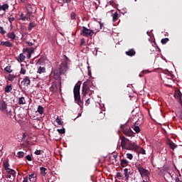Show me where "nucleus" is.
Returning <instances> with one entry per match:
<instances>
[{
	"label": "nucleus",
	"mask_w": 182,
	"mask_h": 182,
	"mask_svg": "<svg viewBox=\"0 0 182 182\" xmlns=\"http://www.w3.org/2000/svg\"><path fill=\"white\" fill-rule=\"evenodd\" d=\"M121 146L125 150H139V146L136 143L129 140L124 136L121 138Z\"/></svg>",
	"instance_id": "obj_1"
},
{
	"label": "nucleus",
	"mask_w": 182,
	"mask_h": 182,
	"mask_svg": "<svg viewBox=\"0 0 182 182\" xmlns=\"http://www.w3.org/2000/svg\"><path fill=\"white\" fill-rule=\"evenodd\" d=\"M82 85V82L80 81H78L77 84H75L73 90L74 93V99L77 103L79 106H83V102H82V100L80 99V85Z\"/></svg>",
	"instance_id": "obj_2"
},
{
	"label": "nucleus",
	"mask_w": 182,
	"mask_h": 182,
	"mask_svg": "<svg viewBox=\"0 0 182 182\" xmlns=\"http://www.w3.org/2000/svg\"><path fill=\"white\" fill-rule=\"evenodd\" d=\"M135 167H136V168H137L139 174L142 177H146L147 180H150V177H149L150 171H149V170L143 168V166H141V164L140 163H136Z\"/></svg>",
	"instance_id": "obj_3"
},
{
	"label": "nucleus",
	"mask_w": 182,
	"mask_h": 182,
	"mask_svg": "<svg viewBox=\"0 0 182 182\" xmlns=\"http://www.w3.org/2000/svg\"><path fill=\"white\" fill-rule=\"evenodd\" d=\"M120 129L127 137H132L134 136V132L132 130V128L127 125V124H121Z\"/></svg>",
	"instance_id": "obj_4"
},
{
	"label": "nucleus",
	"mask_w": 182,
	"mask_h": 182,
	"mask_svg": "<svg viewBox=\"0 0 182 182\" xmlns=\"http://www.w3.org/2000/svg\"><path fill=\"white\" fill-rule=\"evenodd\" d=\"M94 33L95 31L88 29L85 26H82L80 35H82V36H85V38H90V39H92Z\"/></svg>",
	"instance_id": "obj_5"
},
{
	"label": "nucleus",
	"mask_w": 182,
	"mask_h": 182,
	"mask_svg": "<svg viewBox=\"0 0 182 182\" xmlns=\"http://www.w3.org/2000/svg\"><path fill=\"white\" fill-rule=\"evenodd\" d=\"M26 9L27 11V14L30 16H32V15H33V14L36 12V6H35V5L28 4L26 6Z\"/></svg>",
	"instance_id": "obj_6"
},
{
	"label": "nucleus",
	"mask_w": 182,
	"mask_h": 182,
	"mask_svg": "<svg viewBox=\"0 0 182 182\" xmlns=\"http://www.w3.org/2000/svg\"><path fill=\"white\" fill-rule=\"evenodd\" d=\"M23 182H36V174L27 175L23 178Z\"/></svg>",
	"instance_id": "obj_7"
},
{
	"label": "nucleus",
	"mask_w": 182,
	"mask_h": 182,
	"mask_svg": "<svg viewBox=\"0 0 182 182\" xmlns=\"http://www.w3.org/2000/svg\"><path fill=\"white\" fill-rule=\"evenodd\" d=\"M69 69V67H68V61L65 60L61 63L60 65V73H66L68 72V70Z\"/></svg>",
	"instance_id": "obj_8"
},
{
	"label": "nucleus",
	"mask_w": 182,
	"mask_h": 182,
	"mask_svg": "<svg viewBox=\"0 0 182 182\" xmlns=\"http://www.w3.org/2000/svg\"><path fill=\"white\" fill-rule=\"evenodd\" d=\"M34 50L32 48H26L23 49V53L26 54V57L28 59H31V57L32 56V53H33Z\"/></svg>",
	"instance_id": "obj_9"
},
{
	"label": "nucleus",
	"mask_w": 182,
	"mask_h": 182,
	"mask_svg": "<svg viewBox=\"0 0 182 182\" xmlns=\"http://www.w3.org/2000/svg\"><path fill=\"white\" fill-rule=\"evenodd\" d=\"M82 92L83 96H86V95L89 93V85L87 84V82L83 83Z\"/></svg>",
	"instance_id": "obj_10"
},
{
	"label": "nucleus",
	"mask_w": 182,
	"mask_h": 182,
	"mask_svg": "<svg viewBox=\"0 0 182 182\" xmlns=\"http://www.w3.org/2000/svg\"><path fill=\"white\" fill-rule=\"evenodd\" d=\"M31 19V16L26 13V14L23 13H21L19 14L18 21H29Z\"/></svg>",
	"instance_id": "obj_11"
},
{
	"label": "nucleus",
	"mask_w": 182,
	"mask_h": 182,
	"mask_svg": "<svg viewBox=\"0 0 182 182\" xmlns=\"http://www.w3.org/2000/svg\"><path fill=\"white\" fill-rule=\"evenodd\" d=\"M7 114L11 117V119H15L16 114H15V109L14 107H11V109L9 111L6 109Z\"/></svg>",
	"instance_id": "obj_12"
},
{
	"label": "nucleus",
	"mask_w": 182,
	"mask_h": 182,
	"mask_svg": "<svg viewBox=\"0 0 182 182\" xmlns=\"http://www.w3.org/2000/svg\"><path fill=\"white\" fill-rule=\"evenodd\" d=\"M21 84L23 85V86H29V85H31V79H29V77H25Z\"/></svg>",
	"instance_id": "obj_13"
},
{
	"label": "nucleus",
	"mask_w": 182,
	"mask_h": 182,
	"mask_svg": "<svg viewBox=\"0 0 182 182\" xmlns=\"http://www.w3.org/2000/svg\"><path fill=\"white\" fill-rule=\"evenodd\" d=\"M7 38H9V39H11V41H16V35L15 34V32H14V31L8 33Z\"/></svg>",
	"instance_id": "obj_14"
},
{
	"label": "nucleus",
	"mask_w": 182,
	"mask_h": 182,
	"mask_svg": "<svg viewBox=\"0 0 182 182\" xmlns=\"http://www.w3.org/2000/svg\"><path fill=\"white\" fill-rule=\"evenodd\" d=\"M25 59H26V56H25L23 53L19 54V55L16 57V60H18L19 63H22Z\"/></svg>",
	"instance_id": "obj_15"
},
{
	"label": "nucleus",
	"mask_w": 182,
	"mask_h": 182,
	"mask_svg": "<svg viewBox=\"0 0 182 182\" xmlns=\"http://www.w3.org/2000/svg\"><path fill=\"white\" fill-rule=\"evenodd\" d=\"M125 54L127 56H131V57L134 56L136 55V51L134 50V49L132 48V49H129L128 51H126Z\"/></svg>",
	"instance_id": "obj_16"
},
{
	"label": "nucleus",
	"mask_w": 182,
	"mask_h": 182,
	"mask_svg": "<svg viewBox=\"0 0 182 182\" xmlns=\"http://www.w3.org/2000/svg\"><path fill=\"white\" fill-rule=\"evenodd\" d=\"M1 45L2 46H6L7 48H12L13 44L10 41H1Z\"/></svg>",
	"instance_id": "obj_17"
},
{
	"label": "nucleus",
	"mask_w": 182,
	"mask_h": 182,
	"mask_svg": "<svg viewBox=\"0 0 182 182\" xmlns=\"http://www.w3.org/2000/svg\"><path fill=\"white\" fill-rule=\"evenodd\" d=\"M131 170L129 168L124 169V174L125 176L126 180H129V177L130 176Z\"/></svg>",
	"instance_id": "obj_18"
},
{
	"label": "nucleus",
	"mask_w": 182,
	"mask_h": 182,
	"mask_svg": "<svg viewBox=\"0 0 182 182\" xmlns=\"http://www.w3.org/2000/svg\"><path fill=\"white\" fill-rule=\"evenodd\" d=\"M167 144L169 146L170 149H171L172 150H174L176 147H177V145H176V144H174V142H173V141L171 140H168Z\"/></svg>",
	"instance_id": "obj_19"
},
{
	"label": "nucleus",
	"mask_w": 182,
	"mask_h": 182,
	"mask_svg": "<svg viewBox=\"0 0 182 182\" xmlns=\"http://www.w3.org/2000/svg\"><path fill=\"white\" fill-rule=\"evenodd\" d=\"M129 165V161L126 159H121L120 166L121 167H126Z\"/></svg>",
	"instance_id": "obj_20"
},
{
	"label": "nucleus",
	"mask_w": 182,
	"mask_h": 182,
	"mask_svg": "<svg viewBox=\"0 0 182 182\" xmlns=\"http://www.w3.org/2000/svg\"><path fill=\"white\" fill-rule=\"evenodd\" d=\"M37 73L42 75V73H46V68L45 67L40 66L38 68Z\"/></svg>",
	"instance_id": "obj_21"
},
{
	"label": "nucleus",
	"mask_w": 182,
	"mask_h": 182,
	"mask_svg": "<svg viewBox=\"0 0 182 182\" xmlns=\"http://www.w3.org/2000/svg\"><path fill=\"white\" fill-rule=\"evenodd\" d=\"M7 79L9 82H14V80L16 79V75L15 74H9Z\"/></svg>",
	"instance_id": "obj_22"
},
{
	"label": "nucleus",
	"mask_w": 182,
	"mask_h": 182,
	"mask_svg": "<svg viewBox=\"0 0 182 182\" xmlns=\"http://www.w3.org/2000/svg\"><path fill=\"white\" fill-rule=\"evenodd\" d=\"M0 110H6V102L0 101Z\"/></svg>",
	"instance_id": "obj_23"
},
{
	"label": "nucleus",
	"mask_w": 182,
	"mask_h": 182,
	"mask_svg": "<svg viewBox=\"0 0 182 182\" xmlns=\"http://www.w3.org/2000/svg\"><path fill=\"white\" fill-rule=\"evenodd\" d=\"M36 23L35 22L29 23L28 30L29 31V32H31V31H32L33 28H36Z\"/></svg>",
	"instance_id": "obj_24"
},
{
	"label": "nucleus",
	"mask_w": 182,
	"mask_h": 182,
	"mask_svg": "<svg viewBox=\"0 0 182 182\" xmlns=\"http://www.w3.org/2000/svg\"><path fill=\"white\" fill-rule=\"evenodd\" d=\"M119 19V14L117 12H115L112 14V21L113 22L117 21Z\"/></svg>",
	"instance_id": "obj_25"
},
{
	"label": "nucleus",
	"mask_w": 182,
	"mask_h": 182,
	"mask_svg": "<svg viewBox=\"0 0 182 182\" xmlns=\"http://www.w3.org/2000/svg\"><path fill=\"white\" fill-rule=\"evenodd\" d=\"M26 103V100H25V97H21L18 98V105H25Z\"/></svg>",
	"instance_id": "obj_26"
},
{
	"label": "nucleus",
	"mask_w": 182,
	"mask_h": 182,
	"mask_svg": "<svg viewBox=\"0 0 182 182\" xmlns=\"http://www.w3.org/2000/svg\"><path fill=\"white\" fill-rule=\"evenodd\" d=\"M45 110V108L42 105H38L37 112L39 113V114H42Z\"/></svg>",
	"instance_id": "obj_27"
},
{
	"label": "nucleus",
	"mask_w": 182,
	"mask_h": 182,
	"mask_svg": "<svg viewBox=\"0 0 182 182\" xmlns=\"http://www.w3.org/2000/svg\"><path fill=\"white\" fill-rule=\"evenodd\" d=\"M12 90V85H6L5 87L4 92L6 93H9Z\"/></svg>",
	"instance_id": "obj_28"
},
{
	"label": "nucleus",
	"mask_w": 182,
	"mask_h": 182,
	"mask_svg": "<svg viewBox=\"0 0 182 182\" xmlns=\"http://www.w3.org/2000/svg\"><path fill=\"white\" fill-rule=\"evenodd\" d=\"M4 170H8L9 169V162L8 161V159H6L5 161H4Z\"/></svg>",
	"instance_id": "obj_29"
},
{
	"label": "nucleus",
	"mask_w": 182,
	"mask_h": 182,
	"mask_svg": "<svg viewBox=\"0 0 182 182\" xmlns=\"http://www.w3.org/2000/svg\"><path fill=\"white\" fill-rule=\"evenodd\" d=\"M41 174L43 176H46V171H48V169L45 167H41Z\"/></svg>",
	"instance_id": "obj_30"
},
{
	"label": "nucleus",
	"mask_w": 182,
	"mask_h": 182,
	"mask_svg": "<svg viewBox=\"0 0 182 182\" xmlns=\"http://www.w3.org/2000/svg\"><path fill=\"white\" fill-rule=\"evenodd\" d=\"M6 171H7L9 174H11V176H13V177H15V174H16V172L15 171V170H13L11 168L7 169Z\"/></svg>",
	"instance_id": "obj_31"
},
{
	"label": "nucleus",
	"mask_w": 182,
	"mask_h": 182,
	"mask_svg": "<svg viewBox=\"0 0 182 182\" xmlns=\"http://www.w3.org/2000/svg\"><path fill=\"white\" fill-rule=\"evenodd\" d=\"M8 8H9V6H8V4H4L1 6H0V11H6V9H8Z\"/></svg>",
	"instance_id": "obj_32"
},
{
	"label": "nucleus",
	"mask_w": 182,
	"mask_h": 182,
	"mask_svg": "<svg viewBox=\"0 0 182 182\" xmlns=\"http://www.w3.org/2000/svg\"><path fill=\"white\" fill-rule=\"evenodd\" d=\"M5 72H6L7 73H12V72H14V70H12V67L11 66H6L4 68Z\"/></svg>",
	"instance_id": "obj_33"
},
{
	"label": "nucleus",
	"mask_w": 182,
	"mask_h": 182,
	"mask_svg": "<svg viewBox=\"0 0 182 182\" xmlns=\"http://www.w3.org/2000/svg\"><path fill=\"white\" fill-rule=\"evenodd\" d=\"M50 90H56L58 89V85H56V82H52L51 87H50Z\"/></svg>",
	"instance_id": "obj_34"
},
{
	"label": "nucleus",
	"mask_w": 182,
	"mask_h": 182,
	"mask_svg": "<svg viewBox=\"0 0 182 182\" xmlns=\"http://www.w3.org/2000/svg\"><path fill=\"white\" fill-rule=\"evenodd\" d=\"M21 68L20 70V75H26V70L25 69V68H23V65L21 64Z\"/></svg>",
	"instance_id": "obj_35"
},
{
	"label": "nucleus",
	"mask_w": 182,
	"mask_h": 182,
	"mask_svg": "<svg viewBox=\"0 0 182 182\" xmlns=\"http://www.w3.org/2000/svg\"><path fill=\"white\" fill-rule=\"evenodd\" d=\"M55 122L56 123H58V126H62V123H63V122H62V119H60L59 117H57V118L55 119Z\"/></svg>",
	"instance_id": "obj_36"
},
{
	"label": "nucleus",
	"mask_w": 182,
	"mask_h": 182,
	"mask_svg": "<svg viewBox=\"0 0 182 182\" xmlns=\"http://www.w3.org/2000/svg\"><path fill=\"white\" fill-rule=\"evenodd\" d=\"M168 41H170L168 38H162L161 41V43H162V45H166V43H167Z\"/></svg>",
	"instance_id": "obj_37"
},
{
	"label": "nucleus",
	"mask_w": 182,
	"mask_h": 182,
	"mask_svg": "<svg viewBox=\"0 0 182 182\" xmlns=\"http://www.w3.org/2000/svg\"><path fill=\"white\" fill-rule=\"evenodd\" d=\"M138 150L139 153H140L141 154H146V150H144V149L143 148H138Z\"/></svg>",
	"instance_id": "obj_38"
},
{
	"label": "nucleus",
	"mask_w": 182,
	"mask_h": 182,
	"mask_svg": "<svg viewBox=\"0 0 182 182\" xmlns=\"http://www.w3.org/2000/svg\"><path fill=\"white\" fill-rule=\"evenodd\" d=\"M25 156V152L23 151H18V159H22Z\"/></svg>",
	"instance_id": "obj_39"
},
{
	"label": "nucleus",
	"mask_w": 182,
	"mask_h": 182,
	"mask_svg": "<svg viewBox=\"0 0 182 182\" xmlns=\"http://www.w3.org/2000/svg\"><path fill=\"white\" fill-rule=\"evenodd\" d=\"M0 33L1 35H5V33H6V31H5L2 26H0Z\"/></svg>",
	"instance_id": "obj_40"
},
{
	"label": "nucleus",
	"mask_w": 182,
	"mask_h": 182,
	"mask_svg": "<svg viewBox=\"0 0 182 182\" xmlns=\"http://www.w3.org/2000/svg\"><path fill=\"white\" fill-rule=\"evenodd\" d=\"M134 130L136 133H140V127L139 126H134Z\"/></svg>",
	"instance_id": "obj_41"
},
{
	"label": "nucleus",
	"mask_w": 182,
	"mask_h": 182,
	"mask_svg": "<svg viewBox=\"0 0 182 182\" xmlns=\"http://www.w3.org/2000/svg\"><path fill=\"white\" fill-rule=\"evenodd\" d=\"M57 132L60 134H65V129H57Z\"/></svg>",
	"instance_id": "obj_42"
},
{
	"label": "nucleus",
	"mask_w": 182,
	"mask_h": 182,
	"mask_svg": "<svg viewBox=\"0 0 182 182\" xmlns=\"http://www.w3.org/2000/svg\"><path fill=\"white\" fill-rule=\"evenodd\" d=\"M127 158L129 159V160H133V155L132 154H127Z\"/></svg>",
	"instance_id": "obj_43"
},
{
	"label": "nucleus",
	"mask_w": 182,
	"mask_h": 182,
	"mask_svg": "<svg viewBox=\"0 0 182 182\" xmlns=\"http://www.w3.org/2000/svg\"><path fill=\"white\" fill-rule=\"evenodd\" d=\"M71 0H62V2L60 4H69ZM61 6H63V4L61 5Z\"/></svg>",
	"instance_id": "obj_44"
},
{
	"label": "nucleus",
	"mask_w": 182,
	"mask_h": 182,
	"mask_svg": "<svg viewBox=\"0 0 182 182\" xmlns=\"http://www.w3.org/2000/svg\"><path fill=\"white\" fill-rule=\"evenodd\" d=\"M8 20H9V22L11 23V25H12V22H14V21H15V18H14V17H9Z\"/></svg>",
	"instance_id": "obj_45"
},
{
	"label": "nucleus",
	"mask_w": 182,
	"mask_h": 182,
	"mask_svg": "<svg viewBox=\"0 0 182 182\" xmlns=\"http://www.w3.org/2000/svg\"><path fill=\"white\" fill-rule=\"evenodd\" d=\"M85 43H86V41L85 40V38H82L80 41V46H83L85 45Z\"/></svg>",
	"instance_id": "obj_46"
},
{
	"label": "nucleus",
	"mask_w": 182,
	"mask_h": 182,
	"mask_svg": "<svg viewBox=\"0 0 182 182\" xmlns=\"http://www.w3.org/2000/svg\"><path fill=\"white\" fill-rule=\"evenodd\" d=\"M26 159L28 160V161H32V156H31L30 154L27 155Z\"/></svg>",
	"instance_id": "obj_47"
},
{
	"label": "nucleus",
	"mask_w": 182,
	"mask_h": 182,
	"mask_svg": "<svg viewBox=\"0 0 182 182\" xmlns=\"http://www.w3.org/2000/svg\"><path fill=\"white\" fill-rule=\"evenodd\" d=\"M70 18H71V19H76V14L71 13Z\"/></svg>",
	"instance_id": "obj_48"
},
{
	"label": "nucleus",
	"mask_w": 182,
	"mask_h": 182,
	"mask_svg": "<svg viewBox=\"0 0 182 182\" xmlns=\"http://www.w3.org/2000/svg\"><path fill=\"white\" fill-rule=\"evenodd\" d=\"M41 153H42V151H41V150H36V151L34 152V154H36V156H41Z\"/></svg>",
	"instance_id": "obj_49"
},
{
	"label": "nucleus",
	"mask_w": 182,
	"mask_h": 182,
	"mask_svg": "<svg viewBox=\"0 0 182 182\" xmlns=\"http://www.w3.org/2000/svg\"><path fill=\"white\" fill-rule=\"evenodd\" d=\"M117 178H122V173L120 172H117Z\"/></svg>",
	"instance_id": "obj_50"
},
{
	"label": "nucleus",
	"mask_w": 182,
	"mask_h": 182,
	"mask_svg": "<svg viewBox=\"0 0 182 182\" xmlns=\"http://www.w3.org/2000/svg\"><path fill=\"white\" fill-rule=\"evenodd\" d=\"M26 43L28 46H33V43L32 42L27 41Z\"/></svg>",
	"instance_id": "obj_51"
},
{
	"label": "nucleus",
	"mask_w": 182,
	"mask_h": 182,
	"mask_svg": "<svg viewBox=\"0 0 182 182\" xmlns=\"http://www.w3.org/2000/svg\"><path fill=\"white\" fill-rule=\"evenodd\" d=\"M86 103H87V105H90V99H87L86 100Z\"/></svg>",
	"instance_id": "obj_52"
},
{
	"label": "nucleus",
	"mask_w": 182,
	"mask_h": 182,
	"mask_svg": "<svg viewBox=\"0 0 182 182\" xmlns=\"http://www.w3.org/2000/svg\"><path fill=\"white\" fill-rule=\"evenodd\" d=\"M42 60H43L42 58H39L38 60V63L41 64Z\"/></svg>",
	"instance_id": "obj_53"
},
{
	"label": "nucleus",
	"mask_w": 182,
	"mask_h": 182,
	"mask_svg": "<svg viewBox=\"0 0 182 182\" xmlns=\"http://www.w3.org/2000/svg\"><path fill=\"white\" fill-rule=\"evenodd\" d=\"M100 29H102V28H103V23H102V22H100Z\"/></svg>",
	"instance_id": "obj_54"
},
{
	"label": "nucleus",
	"mask_w": 182,
	"mask_h": 182,
	"mask_svg": "<svg viewBox=\"0 0 182 182\" xmlns=\"http://www.w3.org/2000/svg\"><path fill=\"white\" fill-rule=\"evenodd\" d=\"M88 93H89V95L90 96L91 95H93V93H95V92L94 91H90V92H88Z\"/></svg>",
	"instance_id": "obj_55"
},
{
	"label": "nucleus",
	"mask_w": 182,
	"mask_h": 182,
	"mask_svg": "<svg viewBox=\"0 0 182 182\" xmlns=\"http://www.w3.org/2000/svg\"><path fill=\"white\" fill-rule=\"evenodd\" d=\"M179 117L182 119V112H180Z\"/></svg>",
	"instance_id": "obj_56"
},
{
	"label": "nucleus",
	"mask_w": 182,
	"mask_h": 182,
	"mask_svg": "<svg viewBox=\"0 0 182 182\" xmlns=\"http://www.w3.org/2000/svg\"><path fill=\"white\" fill-rule=\"evenodd\" d=\"M142 182H149V179H144Z\"/></svg>",
	"instance_id": "obj_57"
},
{
	"label": "nucleus",
	"mask_w": 182,
	"mask_h": 182,
	"mask_svg": "<svg viewBox=\"0 0 182 182\" xmlns=\"http://www.w3.org/2000/svg\"><path fill=\"white\" fill-rule=\"evenodd\" d=\"M176 182H178V181H180V178H176Z\"/></svg>",
	"instance_id": "obj_58"
},
{
	"label": "nucleus",
	"mask_w": 182,
	"mask_h": 182,
	"mask_svg": "<svg viewBox=\"0 0 182 182\" xmlns=\"http://www.w3.org/2000/svg\"><path fill=\"white\" fill-rule=\"evenodd\" d=\"M88 75H89V76H90V75H92V73L90 72V70H88Z\"/></svg>",
	"instance_id": "obj_59"
},
{
	"label": "nucleus",
	"mask_w": 182,
	"mask_h": 182,
	"mask_svg": "<svg viewBox=\"0 0 182 182\" xmlns=\"http://www.w3.org/2000/svg\"><path fill=\"white\" fill-rule=\"evenodd\" d=\"M139 77H143V74H139Z\"/></svg>",
	"instance_id": "obj_60"
},
{
	"label": "nucleus",
	"mask_w": 182,
	"mask_h": 182,
	"mask_svg": "<svg viewBox=\"0 0 182 182\" xmlns=\"http://www.w3.org/2000/svg\"><path fill=\"white\" fill-rule=\"evenodd\" d=\"M7 178H11V175H8V176H7Z\"/></svg>",
	"instance_id": "obj_61"
},
{
	"label": "nucleus",
	"mask_w": 182,
	"mask_h": 182,
	"mask_svg": "<svg viewBox=\"0 0 182 182\" xmlns=\"http://www.w3.org/2000/svg\"><path fill=\"white\" fill-rule=\"evenodd\" d=\"M22 139H25V134H23V138Z\"/></svg>",
	"instance_id": "obj_62"
},
{
	"label": "nucleus",
	"mask_w": 182,
	"mask_h": 182,
	"mask_svg": "<svg viewBox=\"0 0 182 182\" xmlns=\"http://www.w3.org/2000/svg\"><path fill=\"white\" fill-rule=\"evenodd\" d=\"M116 157H117V155H116V156H115V155H114V159H116Z\"/></svg>",
	"instance_id": "obj_63"
},
{
	"label": "nucleus",
	"mask_w": 182,
	"mask_h": 182,
	"mask_svg": "<svg viewBox=\"0 0 182 182\" xmlns=\"http://www.w3.org/2000/svg\"><path fill=\"white\" fill-rule=\"evenodd\" d=\"M66 60H68V57L65 56Z\"/></svg>",
	"instance_id": "obj_64"
}]
</instances>
